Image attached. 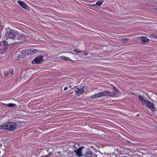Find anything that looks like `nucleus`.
<instances>
[{
  "instance_id": "1",
  "label": "nucleus",
  "mask_w": 157,
  "mask_h": 157,
  "mask_svg": "<svg viewBox=\"0 0 157 157\" xmlns=\"http://www.w3.org/2000/svg\"><path fill=\"white\" fill-rule=\"evenodd\" d=\"M16 33H17V31L13 30L12 29L10 30L9 31H7L5 36L7 38L6 40L9 44H13L14 42L13 41L10 42V40H14L15 38Z\"/></svg>"
},
{
  "instance_id": "2",
  "label": "nucleus",
  "mask_w": 157,
  "mask_h": 157,
  "mask_svg": "<svg viewBox=\"0 0 157 157\" xmlns=\"http://www.w3.org/2000/svg\"><path fill=\"white\" fill-rule=\"evenodd\" d=\"M16 128V124L14 122H7L0 126L1 129H6L13 131Z\"/></svg>"
},
{
  "instance_id": "3",
  "label": "nucleus",
  "mask_w": 157,
  "mask_h": 157,
  "mask_svg": "<svg viewBox=\"0 0 157 157\" xmlns=\"http://www.w3.org/2000/svg\"><path fill=\"white\" fill-rule=\"evenodd\" d=\"M100 96H107L109 97H114L116 96V94L114 92H110L108 91H103L99 93Z\"/></svg>"
},
{
  "instance_id": "4",
  "label": "nucleus",
  "mask_w": 157,
  "mask_h": 157,
  "mask_svg": "<svg viewBox=\"0 0 157 157\" xmlns=\"http://www.w3.org/2000/svg\"><path fill=\"white\" fill-rule=\"evenodd\" d=\"M144 105H146L148 107L151 109L152 111L154 112L155 111V108L153 103L147 100L144 103Z\"/></svg>"
},
{
  "instance_id": "5",
  "label": "nucleus",
  "mask_w": 157,
  "mask_h": 157,
  "mask_svg": "<svg viewBox=\"0 0 157 157\" xmlns=\"http://www.w3.org/2000/svg\"><path fill=\"white\" fill-rule=\"evenodd\" d=\"M43 60V57L41 56H40L35 58L32 61V63L33 64H38L41 63Z\"/></svg>"
},
{
  "instance_id": "6",
  "label": "nucleus",
  "mask_w": 157,
  "mask_h": 157,
  "mask_svg": "<svg viewBox=\"0 0 157 157\" xmlns=\"http://www.w3.org/2000/svg\"><path fill=\"white\" fill-rule=\"evenodd\" d=\"M84 147H81L78 149L77 150H75L74 152L76 153V155L79 157L84 156V155L82 154V150L84 148Z\"/></svg>"
},
{
  "instance_id": "7",
  "label": "nucleus",
  "mask_w": 157,
  "mask_h": 157,
  "mask_svg": "<svg viewBox=\"0 0 157 157\" xmlns=\"http://www.w3.org/2000/svg\"><path fill=\"white\" fill-rule=\"evenodd\" d=\"M15 38L14 40H20L24 38V36L22 34H20L17 32V33H16Z\"/></svg>"
},
{
  "instance_id": "8",
  "label": "nucleus",
  "mask_w": 157,
  "mask_h": 157,
  "mask_svg": "<svg viewBox=\"0 0 157 157\" xmlns=\"http://www.w3.org/2000/svg\"><path fill=\"white\" fill-rule=\"evenodd\" d=\"M93 155V152L89 149H87L86 153L84 155L85 157H92Z\"/></svg>"
},
{
  "instance_id": "9",
  "label": "nucleus",
  "mask_w": 157,
  "mask_h": 157,
  "mask_svg": "<svg viewBox=\"0 0 157 157\" xmlns=\"http://www.w3.org/2000/svg\"><path fill=\"white\" fill-rule=\"evenodd\" d=\"M18 4L22 7L25 9H27L28 7L23 2L20 1H18L17 2Z\"/></svg>"
},
{
  "instance_id": "10",
  "label": "nucleus",
  "mask_w": 157,
  "mask_h": 157,
  "mask_svg": "<svg viewBox=\"0 0 157 157\" xmlns=\"http://www.w3.org/2000/svg\"><path fill=\"white\" fill-rule=\"evenodd\" d=\"M85 87V85L84 84L82 83L80 86H76L75 88H76L77 90H80L81 91H84V89Z\"/></svg>"
},
{
  "instance_id": "11",
  "label": "nucleus",
  "mask_w": 157,
  "mask_h": 157,
  "mask_svg": "<svg viewBox=\"0 0 157 157\" xmlns=\"http://www.w3.org/2000/svg\"><path fill=\"white\" fill-rule=\"evenodd\" d=\"M148 38H146L145 37L142 36L141 37V44H144L147 42L149 40Z\"/></svg>"
},
{
  "instance_id": "12",
  "label": "nucleus",
  "mask_w": 157,
  "mask_h": 157,
  "mask_svg": "<svg viewBox=\"0 0 157 157\" xmlns=\"http://www.w3.org/2000/svg\"><path fill=\"white\" fill-rule=\"evenodd\" d=\"M60 58L63 60L67 61H73L70 59L68 57H66L64 56H61L60 57Z\"/></svg>"
},
{
  "instance_id": "13",
  "label": "nucleus",
  "mask_w": 157,
  "mask_h": 157,
  "mask_svg": "<svg viewBox=\"0 0 157 157\" xmlns=\"http://www.w3.org/2000/svg\"><path fill=\"white\" fill-rule=\"evenodd\" d=\"M84 92V91H81L80 90H75V94L78 96L82 94Z\"/></svg>"
},
{
  "instance_id": "14",
  "label": "nucleus",
  "mask_w": 157,
  "mask_h": 157,
  "mask_svg": "<svg viewBox=\"0 0 157 157\" xmlns=\"http://www.w3.org/2000/svg\"><path fill=\"white\" fill-rule=\"evenodd\" d=\"M13 73V70L12 69L10 71H6L4 72V75L5 76H8L10 75V73L11 75H12Z\"/></svg>"
},
{
  "instance_id": "15",
  "label": "nucleus",
  "mask_w": 157,
  "mask_h": 157,
  "mask_svg": "<svg viewBox=\"0 0 157 157\" xmlns=\"http://www.w3.org/2000/svg\"><path fill=\"white\" fill-rule=\"evenodd\" d=\"M28 55H32L34 54L36 51V50L33 49L32 50H28Z\"/></svg>"
},
{
  "instance_id": "16",
  "label": "nucleus",
  "mask_w": 157,
  "mask_h": 157,
  "mask_svg": "<svg viewBox=\"0 0 157 157\" xmlns=\"http://www.w3.org/2000/svg\"><path fill=\"white\" fill-rule=\"evenodd\" d=\"M5 105H6V106H8L10 107L17 106V105L16 104L13 103L5 104Z\"/></svg>"
},
{
  "instance_id": "17",
  "label": "nucleus",
  "mask_w": 157,
  "mask_h": 157,
  "mask_svg": "<svg viewBox=\"0 0 157 157\" xmlns=\"http://www.w3.org/2000/svg\"><path fill=\"white\" fill-rule=\"evenodd\" d=\"M28 50H23L21 51V54L23 56H26L27 55H28Z\"/></svg>"
},
{
  "instance_id": "18",
  "label": "nucleus",
  "mask_w": 157,
  "mask_h": 157,
  "mask_svg": "<svg viewBox=\"0 0 157 157\" xmlns=\"http://www.w3.org/2000/svg\"><path fill=\"white\" fill-rule=\"evenodd\" d=\"M104 0H99L97 1L96 3L97 6H100L103 3Z\"/></svg>"
},
{
  "instance_id": "19",
  "label": "nucleus",
  "mask_w": 157,
  "mask_h": 157,
  "mask_svg": "<svg viewBox=\"0 0 157 157\" xmlns=\"http://www.w3.org/2000/svg\"><path fill=\"white\" fill-rule=\"evenodd\" d=\"M100 95L99 93H98L97 94H96L92 96L91 97L92 99L95 98H96L100 97Z\"/></svg>"
},
{
  "instance_id": "20",
  "label": "nucleus",
  "mask_w": 157,
  "mask_h": 157,
  "mask_svg": "<svg viewBox=\"0 0 157 157\" xmlns=\"http://www.w3.org/2000/svg\"><path fill=\"white\" fill-rule=\"evenodd\" d=\"M140 100L143 105H144V103L147 101V100L144 99L143 97V98Z\"/></svg>"
},
{
  "instance_id": "21",
  "label": "nucleus",
  "mask_w": 157,
  "mask_h": 157,
  "mask_svg": "<svg viewBox=\"0 0 157 157\" xmlns=\"http://www.w3.org/2000/svg\"><path fill=\"white\" fill-rule=\"evenodd\" d=\"M74 51L75 52H77V53H81L84 52V51H78V50H76V49H74Z\"/></svg>"
},
{
  "instance_id": "22",
  "label": "nucleus",
  "mask_w": 157,
  "mask_h": 157,
  "mask_svg": "<svg viewBox=\"0 0 157 157\" xmlns=\"http://www.w3.org/2000/svg\"><path fill=\"white\" fill-rule=\"evenodd\" d=\"M151 36L153 38H154L155 39H157V36H156L155 35L152 34H151Z\"/></svg>"
},
{
  "instance_id": "23",
  "label": "nucleus",
  "mask_w": 157,
  "mask_h": 157,
  "mask_svg": "<svg viewBox=\"0 0 157 157\" xmlns=\"http://www.w3.org/2000/svg\"><path fill=\"white\" fill-rule=\"evenodd\" d=\"M113 90L116 92L118 93L119 91L118 90H117L115 87H113Z\"/></svg>"
},
{
  "instance_id": "24",
  "label": "nucleus",
  "mask_w": 157,
  "mask_h": 157,
  "mask_svg": "<svg viewBox=\"0 0 157 157\" xmlns=\"http://www.w3.org/2000/svg\"><path fill=\"white\" fill-rule=\"evenodd\" d=\"M52 153H51V152H50L49 153H48V154L46 155L45 156L46 157H49L52 154Z\"/></svg>"
},
{
  "instance_id": "25",
  "label": "nucleus",
  "mask_w": 157,
  "mask_h": 157,
  "mask_svg": "<svg viewBox=\"0 0 157 157\" xmlns=\"http://www.w3.org/2000/svg\"><path fill=\"white\" fill-rule=\"evenodd\" d=\"M89 5L93 7H95L96 6V4H89Z\"/></svg>"
},
{
  "instance_id": "26",
  "label": "nucleus",
  "mask_w": 157,
  "mask_h": 157,
  "mask_svg": "<svg viewBox=\"0 0 157 157\" xmlns=\"http://www.w3.org/2000/svg\"><path fill=\"white\" fill-rule=\"evenodd\" d=\"M138 97L139 99L140 100L143 98V97H142L141 95H139L138 96Z\"/></svg>"
},
{
  "instance_id": "27",
  "label": "nucleus",
  "mask_w": 157,
  "mask_h": 157,
  "mask_svg": "<svg viewBox=\"0 0 157 157\" xmlns=\"http://www.w3.org/2000/svg\"><path fill=\"white\" fill-rule=\"evenodd\" d=\"M68 88L67 87H66L64 88V90H67L68 89Z\"/></svg>"
},
{
  "instance_id": "28",
  "label": "nucleus",
  "mask_w": 157,
  "mask_h": 157,
  "mask_svg": "<svg viewBox=\"0 0 157 157\" xmlns=\"http://www.w3.org/2000/svg\"><path fill=\"white\" fill-rule=\"evenodd\" d=\"M124 40H129V39L125 38L123 39Z\"/></svg>"
},
{
  "instance_id": "29",
  "label": "nucleus",
  "mask_w": 157,
  "mask_h": 157,
  "mask_svg": "<svg viewBox=\"0 0 157 157\" xmlns=\"http://www.w3.org/2000/svg\"><path fill=\"white\" fill-rule=\"evenodd\" d=\"M94 157H97V155L96 154L93 155Z\"/></svg>"
},
{
  "instance_id": "30",
  "label": "nucleus",
  "mask_w": 157,
  "mask_h": 157,
  "mask_svg": "<svg viewBox=\"0 0 157 157\" xmlns=\"http://www.w3.org/2000/svg\"><path fill=\"white\" fill-rule=\"evenodd\" d=\"M69 52V53H71V54H73V55H75V53H73V52Z\"/></svg>"
},
{
  "instance_id": "31",
  "label": "nucleus",
  "mask_w": 157,
  "mask_h": 157,
  "mask_svg": "<svg viewBox=\"0 0 157 157\" xmlns=\"http://www.w3.org/2000/svg\"><path fill=\"white\" fill-rule=\"evenodd\" d=\"M84 54L85 55H87L88 54H87V53H84Z\"/></svg>"
},
{
  "instance_id": "32",
  "label": "nucleus",
  "mask_w": 157,
  "mask_h": 157,
  "mask_svg": "<svg viewBox=\"0 0 157 157\" xmlns=\"http://www.w3.org/2000/svg\"><path fill=\"white\" fill-rule=\"evenodd\" d=\"M91 55H93V53H92L91 54Z\"/></svg>"
},
{
  "instance_id": "33",
  "label": "nucleus",
  "mask_w": 157,
  "mask_h": 157,
  "mask_svg": "<svg viewBox=\"0 0 157 157\" xmlns=\"http://www.w3.org/2000/svg\"><path fill=\"white\" fill-rule=\"evenodd\" d=\"M42 157H46L45 155H44V156H42Z\"/></svg>"
},
{
  "instance_id": "34",
  "label": "nucleus",
  "mask_w": 157,
  "mask_h": 157,
  "mask_svg": "<svg viewBox=\"0 0 157 157\" xmlns=\"http://www.w3.org/2000/svg\"><path fill=\"white\" fill-rule=\"evenodd\" d=\"M71 86H69V87L70 88H71Z\"/></svg>"
},
{
  "instance_id": "35",
  "label": "nucleus",
  "mask_w": 157,
  "mask_h": 157,
  "mask_svg": "<svg viewBox=\"0 0 157 157\" xmlns=\"http://www.w3.org/2000/svg\"><path fill=\"white\" fill-rule=\"evenodd\" d=\"M124 157H127L126 156H124Z\"/></svg>"
}]
</instances>
